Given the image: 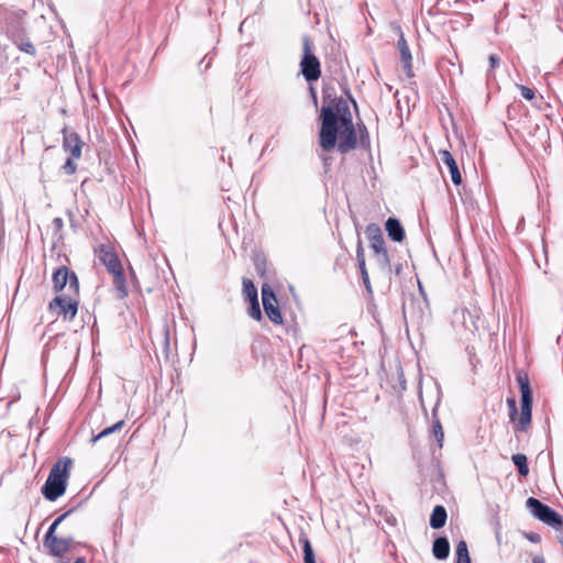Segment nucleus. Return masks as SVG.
<instances>
[{
  "mask_svg": "<svg viewBox=\"0 0 563 563\" xmlns=\"http://www.w3.org/2000/svg\"><path fill=\"white\" fill-rule=\"evenodd\" d=\"M358 146L368 151L371 150V137L366 125L363 122L357 123Z\"/></svg>",
  "mask_w": 563,
  "mask_h": 563,
  "instance_id": "b1692460",
  "label": "nucleus"
},
{
  "mask_svg": "<svg viewBox=\"0 0 563 563\" xmlns=\"http://www.w3.org/2000/svg\"><path fill=\"white\" fill-rule=\"evenodd\" d=\"M13 43L19 47L20 51L34 56L36 53V49L32 42L29 40H24L23 34L21 31H18L16 33L12 34Z\"/></svg>",
  "mask_w": 563,
  "mask_h": 563,
  "instance_id": "412c9836",
  "label": "nucleus"
},
{
  "mask_svg": "<svg viewBox=\"0 0 563 563\" xmlns=\"http://www.w3.org/2000/svg\"><path fill=\"white\" fill-rule=\"evenodd\" d=\"M432 554L438 560H445L450 554V542L446 537H438L432 544Z\"/></svg>",
  "mask_w": 563,
  "mask_h": 563,
  "instance_id": "a211bd4d",
  "label": "nucleus"
},
{
  "mask_svg": "<svg viewBox=\"0 0 563 563\" xmlns=\"http://www.w3.org/2000/svg\"><path fill=\"white\" fill-rule=\"evenodd\" d=\"M206 59H207V56H205V57L201 59L200 64H203V63H205V64H206V67H205V68L207 69V68L210 66V64H211V58H209L208 60H206Z\"/></svg>",
  "mask_w": 563,
  "mask_h": 563,
  "instance_id": "c03bdc74",
  "label": "nucleus"
},
{
  "mask_svg": "<svg viewBox=\"0 0 563 563\" xmlns=\"http://www.w3.org/2000/svg\"><path fill=\"white\" fill-rule=\"evenodd\" d=\"M516 466L518 467V473L520 476L526 477L529 474V466L527 464L528 460H512Z\"/></svg>",
  "mask_w": 563,
  "mask_h": 563,
  "instance_id": "473e14b6",
  "label": "nucleus"
},
{
  "mask_svg": "<svg viewBox=\"0 0 563 563\" xmlns=\"http://www.w3.org/2000/svg\"><path fill=\"white\" fill-rule=\"evenodd\" d=\"M361 277H362V280H363V284L365 286V289H366L367 294L372 295L373 294V289H372L368 272L361 273Z\"/></svg>",
  "mask_w": 563,
  "mask_h": 563,
  "instance_id": "e433bc0d",
  "label": "nucleus"
},
{
  "mask_svg": "<svg viewBox=\"0 0 563 563\" xmlns=\"http://www.w3.org/2000/svg\"><path fill=\"white\" fill-rule=\"evenodd\" d=\"M263 308H264L266 316L273 323H275V324L283 323V316H282L280 309L278 307L277 300L273 301V302H267V303L265 302L263 305Z\"/></svg>",
  "mask_w": 563,
  "mask_h": 563,
  "instance_id": "4be33fe9",
  "label": "nucleus"
},
{
  "mask_svg": "<svg viewBox=\"0 0 563 563\" xmlns=\"http://www.w3.org/2000/svg\"><path fill=\"white\" fill-rule=\"evenodd\" d=\"M488 60L490 64V69H494L500 64V57L497 54L489 55Z\"/></svg>",
  "mask_w": 563,
  "mask_h": 563,
  "instance_id": "4c0bfd02",
  "label": "nucleus"
},
{
  "mask_svg": "<svg viewBox=\"0 0 563 563\" xmlns=\"http://www.w3.org/2000/svg\"><path fill=\"white\" fill-rule=\"evenodd\" d=\"M365 234L369 241V246L373 250L378 266L387 274H390V256L380 227L377 223H369L365 228Z\"/></svg>",
  "mask_w": 563,
  "mask_h": 563,
  "instance_id": "20e7f679",
  "label": "nucleus"
},
{
  "mask_svg": "<svg viewBox=\"0 0 563 563\" xmlns=\"http://www.w3.org/2000/svg\"><path fill=\"white\" fill-rule=\"evenodd\" d=\"M79 300L78 296H73L70 292L67 295H57L49 302L47 310L55 314L56 318H62L65 321H73L78 312Z\"/></svg>",
  "mask_w": 563,
  "mask_h": 563,
  "instance_id": "39448f33",
  "label": "nucleus"
},
{
  "mask_svg": "<svg viewBox=\"0 0 563 563\" xmlns=\"http://www.w3.org/2000/svg\"><path fill=\"white\" fill-rule=\"evenodd\" d=\"M323 102L325 104L320 111L319 145L325 152L336 147L340 154H347L358 146L350 106L345 99L332 97L328 90H323Z\"/></svg>",
  "mask_w": 563,
  "mask_h": 563,
  "instance_id": "f257e3e1",
  "label": "nucleus"
},
{
  "mask_svg": "<svg viewBox=\"0 0 563 563\" xmlns=\"http://www.w3.org/2000/svg\"><path fill=\"white\" fill-rule=\"evenodd\" d=\"M356 261H357V266H358L360 273L367 272L366 262H365V251H364L363 242L360 238H358L357 245H356Z\"/></svg>",
  "mask_w": 563,
  "mask_h": 563,
  "instance_id": "cd10ccee",
  "label": "nucleus"
},
{
  "mask_svg": "<svg viewBox=\"0 0 563 563\" xmlns=\"http://www.w3.org/2000/svg\"><path fill=\"white\" fill-rule=\"evenodd\" d=\"M98 256L111 275L123 271L121 261L111 246L101 244L98 249Z\"/></svg>",
  "mask_w": 563,
  "mask_h": 563,
  "instance_id": "1a4fd4ad",
  "label": "nucleus"
},
{
  "mask_svg": "<svg viewBox=\"0 0 563 563\" xmlns=\"http://www.w3.org/2000/svg\"><path fill=\"white\" fill-rule=\"evenodd\" d=\"M243 295L246 301H252L258 299L257 288L254 283L249 278H243Z\"/></svg>",
  "mask_w": 563,
  "mask_h": 563,
  "instance_id": "393cba45",
  "label": "nucleus"
},
{
  "mask_svg": "<svg viewBox=\"0 0 563 563\" xmlns=\"http://www.w3.org/2000/svg\"><path fill=\"white\" fill-rule=\"evenodd\" d=\"M397 48L400 54V60L402 63L404 71L409 78H412L415 76L412 69V56L408 43L402 33H400V36L397 41Z\"/></svg>",
  "mask_w": 563,
  "mask_h": 563,
  "instance_id": "f8f14e48",
  "label": "nucleus"
},
{
  "mask_svg": "<svg viewBox=\"0 0 563 563\" xmlns=\"http://www.w3.org/2000/svg\"><path fill=\"white\" fill-rule=\"evenodd\" d=\"M75 544L71 537L58 538L53 537L52 539H43V547L46 553L54 558H63Z\"/></svg>",
  "mask_w": 563,
  "mask_h": 563,
  "instance_id": "6e6552de",
  "label": "nucleus"
},
{
  "mask_svg": "<svg viewBox=\"0 0 563 563\" xmlns=\"http://www.w3.org/2000/svg\"><path fill=\"white\" fill-rule=\"evenodd\" d=\"M310 91L312 93V98H313L314 102L317 103V96H316V92L312 87L310 88Z\"/></svg>",
  "mask_w": 563,
  "mask_h": 563,
  "instance_id": "8fccbe9b",
  "label": "nucleus"
},
{
  "mask_svg": "<svg viewBox=\"0 0 563 563\" xmlns=\"http://www.w3.org/2000/svg\"><path fill=\"white\" fill-rule=\"evenodd\" d=\"M276 296L273 288L268 284H264L262 286V302L263 305L266 302L276 301Z\"/></svg>",
  "mask_w": 563,
  "mask_h": 563,
  "instance_id": "c756f323",
  "label": "nucleus"
},
{
  "mask_svg": "<svg viewBox=\"0 0 563 563\" xmlns=\"http://www.w3.org/2000/svg\"><path fill=\"white\" fill-rule=\"evenodd\" d=\"M559 523L560 525H554L552 528L555 531V538L558 539V541L560 542V544L563 548V517H561Z\"/></svg>",
  "mask_w": 563,
  "mask_h": 563,
  "instance_id": "f704fd0d",
  "label": "nucleus"
},
{
  "mask_svg": "<svg viewBox=\"0 0 563 563\" xmlns=\"http://www.w3.org/2000/svg\"><path fill=\"white\" fill-rule=\"evenodd\" d=\"M113 276V288L119 299H124L129 291L126 287V280L123 271L112 274Z\"/></svg>",
  "mask_w": 563,
  "mask_h": 563,
  "instance_id": "aec40b11",
  "label": "nucleus"
},
{
  "mask_svg": "<svg viewBox=\"0 0 563 563\" xmlns=\"http://www.w3.org/2000/svg\"><path fill=\"white\" fill-rule=\"evenodd\" d=\"M206 59H207V56H205V57L201 59L200 64H203V63H205V64H206V67H205V68L207 69V68L210 66V64H211V58H209L208 60H206Z\"/></svg>",
  "mask_w": 563,
  "mask_h": 563,
  "instance_id": "49530a36",
  "label": "nucleus"
},
{
  "mask_svg": "<svg viewBox=\"0 0 563 563\" xmlns=\"http://www.w3.org/2000/svg\"><path fill=\"white\" fill-rule=\"evenodd\" d=\"M511 457L519 459V457H526V455L518 453V454H514Z\"/></svg>",
  "mask_w": 563,
  "mask_h": 563,
  "instance_id": "3c124183",
  "label": "nucleus"
},
{
  "mask_svg": "<svg viewBox=\"0 0 563 563\" xmlns=\"http://www.w3.org/2000/svg\"><path fill=\"white\" fill-rule=\"evenodd\" d=\"M63 225H64V221L62 218L57 217L53 220V227L55 230H57V231L62 230Z\"/></svg>",
  "mask_w": 563,
  "mask_h": 563,
  "instance_id": "ea45409f",
  "label": "nucleus"
},
{
  "mask_svg": "<svg viewBox=\"0 0 563 563\" xmlns=\"http://www.w3.org/2000/svg\"><path fill=\"white\" fill-rule=\"evenodd\" d=\"M402 264H396L394 267L391 266V272L399 276L402 273Z\"/></svg>",
  "mask_w": 563,
  "mask_h": 563,
  "instance_id": "a19ab883",
  "label": "nucleus"
},
{
  "mask_svg": "<svg viewBox=\"0 0 563 563\" xmlns=\"http://www.w3.org/2000/svg\"><path fill=\"white\" fill-rule=\"evenodd\" d=\"M519 89L521 96L527 100H532L536 96L534 90L527 86H520Z\"/></svg>",
  "mask_w": 563,
  "mask_h": 563,
  "instance_id": "c9c22d12",
  "label": "nucleus"
},
{
  "mask_svg": "<svg viewBox=\"0 0 563 563\" xmlns=\"http://www.w3.org/2000/svg\"><path fill=\"white\" fill-rule=\"evenodd\" d=\"M71 466L73 460H57L53 465L42 487V494L47 500L54 501L65 494Z\"/></svg>",
  "mask_w": 563,
  "mask_h": 563,
  "instance_id": "f03ea898",
  "label": "nucleus"
},
{
  "mask_svg": "<svg viewBox=\"0 0 563 563\" xmlns=\"http://www.w3.org/2000/svg\"><path fill=\"white\" fill-rule=\"evenodd\" d=\"M124 426L125 421L123 419H120L119 421L112 423L111 426L104 427L101 431H99L96 435L91 438L90 442L93 444L108 437H119Z\"/></svg>",
  "mask_w": 563,
  "mask_h": 563,
  "instance_id": "dca6fc26",
  "label": "nucleus"
},
{
  "mask_svg": "<svg viewBox=\"0 0 563 563\" xmlns=\"http://www.w3.org/2000/svg\"><path fill=\"white\" fill-rule=\"evenodd\" d=\"M74 511V508L68 509L67 511L59 515L53 523L49 526L48 530L46 531L44 539H52L56 536V529L57 527Z\"/></svg>",
  "mask_w": 563,
  "mask_h": 563,
  "instance_id": "a878e982",
  "label": "nucleus"
},
{
  "mask_svg": "<svg viewBox=\"0 0 563 563\" xmlns=\"http://www.w3.org/2000/svg\"><path fill=\"white\" fill-rule=\"evenodd\" d=\"M532 563H545V560L542 555H534L532 559Z\"/></svg>",
  "mask_w": 563,
  "mask_h": 563,
  "instance_id": "79ce46f5",
  "label": "nucleus"
},
{
  "mask_svg": "<svg viewBox=\"0 0 563 563\" xmlns=\"http://www.w3.org/2000/svg\"><path fill=\"white\" fill-rule=\"evenodd\" d=\"M53 289L60 292L68 284V292L73 296H79V280L74 271L63 265L58 267L52 276Z\"/></svg>",
  "mask_w": 563,
  "mask_h": 563,
  "instance_id": "423d86ee",
  "label": "nucleus"
},
{
  "mask_svg": "<svg viewBox=\"0 0 563 563\" xmlns=\"http://www.w3.org/2000/svg\"><path fill=\"white\" fill-rule=\"evenodd\" d=\"M206 59H207V56H205V57L201 59L200 64H203V63H205V64H206V67H205V68L207 69V68L210 66V64H211V58H209L208 60H206Z\"/></svg>",
  "mask_w": 563,
  "mask_h": 563,
  "instance_id": "a18cd8bd",
  "label": "nucleus"
},
{
  "mask_svg": "<svg viewBox=\"0 0 563 563\" xmlns=\"http://www.w3.org/2000/svg\"><path fill=\"white\" fill-rule=\"evenodd\" d=\"M456 563H471V558L465 540H460L456 544Z\"/></svg>",
  "mask_w": 563,
  "mask_h": 563,
  "instance_id": "bb28decb",
  "label": "nucleus"
},
{
  "mask_svg": "<svg viewBox=\"0 0 563 563\" xmlns=\"http://www.w3.org/2000/svg\"><path fill=\"white\" fill-rule=\"evenodd\" d=\"M507 405L509 409V419L510 421H515L518 412L516 399L514 397L507 398Z\"/></svg>",
  "mask_w": 563,
  "mask_h": 563,
  "instance_id": "72a5a7b5",
  "label": "nucleus"
},
{
  "mask_svg": "<svg viewBox=\"0 0 563 563\" xmlns=\"http://www.w3.org/2000/svg\"><path fill=\"white\" fill-rule=\"evenodd\" d=\"M439 155H440L443 164L446 165L449 168L452 183L457 186L461 185L462 184V175L460 173L457 163H456L455 158L453 157V155L451 154V152H449L448 150H441V151H439Z\"/></svg>",
  "mask_w": 563,
  "mask_h": 563,
  "instance_id": "ddd939ff",
  "label": "nucleus"
},
{
  "mask_svg": "<svg viewBox=\"0 0 563 563\" xmlns=\"http://www.w3.org/2000/svg\"><path fill=\"white\" fill-rule=\"evenodd\" d=\"M78 157H73V156H69L65 164L63 165V170L65 172V174L67 175H73L75 174L76 169H77V165L75 164L74 159H77Z\"/></svg>",
  "mask_w": 563,
  "mask_h": 563,
  "instance_id": "2f4dec72",
  "label": "nucleus"
},
{
  "mask_svg": "<svg viewBox=\"0 0 563 563\" xmlns=\"http://www.w3.org/2000/svg\"><path fill=\"white\" fill-rule=\"evenodd\" d=\"M440 399H438L435 406L432 409V428H431V434L435 439L438 448H442V442L444 438L443 428L441 424V421L438 417V408H439Z\"/></svg>",
  "mask_w": 563,
  "mask_h": 563,
  "instance_id": "f3484780",
  "label": "nucleus"
},
{
  "mask_svg": "<svg viewBox=\"0 0 563 563\" xmlns=\"http://www.w3.org/2000/svg\"><path fill=\"white\" fill-rule=\"evenodd\" d=\"M63 133V148L66 153L69 154V156L73 157H80L81 156V147H82V141L80 140L79 135L74 132L69 131L67 128H64L62 130Z\"/></svg>",
  "mask_w": 563,
  "mask_h": 563,
  "instance_id": "9d476101",
  "label": "nucleus"
},
{
  "mask_svg": "<svg viewBox=\"0 0 563 563\" xmlns=\"http://www.w3.org/2000/svg\"><path fill=\"white\" fill-rule=\"evenodd\" d=\"M163 353L166 358L169 357V351H170V336H169V329L166 327L164 329V335H163Z\"/></svg>",
  "mask_w": 563,
  "mask_h": 563,
  "instance_id": "7c9ffc66",
  "label": "nucleus"
},
{
  "mask_svg": "<svg viewBox=\"0 0 563 563\" xmlns=\"http://www.w3.org/2000/svg\"><path fill=\"white\" fill-rule=\"evenodd\" d=\"M249 302H250V307L247 309L249 316L251 318H253L254 320H256V321H261L263 316H262V311H261L258 299L252 300V301H249Z\"/></svg>",
  "mask_w": 563,
  "mask_h": 563,
  "instance_id": "c85d7f7f",
  "label": "nucleus"
},
{
  "mask_svg": "<svg viewBox=\"0 0 563 563\" xmlns=\"http://www.w3.org/2000/svg\"><path fill=\"white\" fill-rule=\"evenodd\" d=\"M527 508L530 512L542 521L543 523L553 527L554 525H560L561 515L552 509L550 506L543 504L539 499L534 497H529L526 501Z\"/></svg>",
  "mask_w": 563,
  "mask_h": 563,
  "instance_id": "0eeeda50",
  "label": "nucleus"
},
{
  "mask_svg": "<svg viewBox=\"0 0 563 563\" xmlns=\"http://www.w3.org/2000/svg\"><path fill=\"white\" fill-rule=\"evenodd\" d=\"M385 230L391 241L400 243L405 240V229L397 218H388L385 222Z\"/></svg>",
  "mask_w": 563,
  "mask_h": 563,
  "instance_id": "4468645a",
  "label": "nucleus"
},
{
  "mask_svg": "<svg viewBox=\"0 0 563 563\" xmlns=\"http://www.w3.org/2000/svg\"><path fill=\"white\" fill-rule=\"evenodd\" d=\"M74 563H86V559L85 558H78Z\"/></svg>",
  "mask_w": 563,
  "mask_h": 563,
  "instance_id": "09e8293b",
  "label": "nucleus"
},
{
  "mask_svg": "<svg viewBox=\"0 0 563 563\" xmlns=\"http://www.w3.org/2000/svg\"><path fill=\"white\" fill-rule=\"evenodd\" d=\"M526 538L532 543H539L541 541V536L537 532L526 533Z\"/></svg>",
  "mask_w": 563,
  "mask_h": 563,
  "instance_id": "58836bf2",
  "label": "nucleus"
},
{
  "mask_svg": "<svg viewBox=\"0 0 563 563\" xmlns=\"http://www.w3.org/2000/svg\"><path fill=\"white\" fill-rule=\"evenodd\" d=\"M252 428H253V422H252V420H249L247 421V426H246V431H245L246 435H251L252 434Z\"/></svg>",
  "mask_w": 563,
  "mask_h": 563,
  "instance_id": "37998d69",
  "label": "nucleus"
},
{
  "mask_svg": "<svg viewBox=\"0 0 563 563\" xmlns=\"http://www.w3.org/2000/svg\"><path fill=\"white\" fill-rule=\"evenodd\" d=\"M302 55L299 63L300 74L308 84L319 80L321 77V63L316 55V46L309 35L301 37Z\"/></svg>",
  "mask_w": 563,
  "mask_h": 563,
  "instance_id": "7ed1b4c3",
  "label": "nucleus"
},
{
  "mask_svg": "<svg viewBox=\"0 0 563 563\" xmlns=\"http://www.w3.org/2000/svg\"><path fill=\"white\" fill-rule=\"evenodd\" d=\"M299 543L302 545V550H303V562L305 563H316V556H314V552H313L311 542L305 532L300 533Z\"/></svg>",
  "mask_w": 563,
  "mask_h": 563,
  "instance_id": "5701e85b",
  "label": "nucleus"
},
{
  "mask_svg": "<svg viewBox=\"0 0 563 563\" xmlns=\"http://www.w3.org/2000/svg\"><path fill=\"white\" fill-rule=\"evenodd\" d=\"M532 413V402H520V413L517 412L515 421H510L514 431L525 432L530 428Z\"/></svg>",
  "mask_w": 563,
  "mask_h": 563,
  "instance_id": "9b49d317",
  "label": "nucleus"
},
{
  "mask_svg": "<svg viewBox=\"0 0 563 563\" xmlns=\"http://www.w3.org/2000/svg\"><path fill=\"white\" fill-rule=\"evenodd\" d=\"M446 509L442 505H437L430 516V526L432 529H441L446 522Z\"/></svg>",
  "mask_w": 563,
  "mask_h": 563,
  "instance_id": "6ab92c4d",
  "label": "nucleus"
},
{
  "mask_svg": "<svg viewBox=\"0 0 563 563\" xmlns=\"http://www.w3.org/2000/svg\"><path fill=\"white\" fill-rule=\"evenodd\" d=\"M516 380L518 383L521 401L520 402H532V389L530 387V380L528 374L520 369L516 373Z\"/></svg>",
  "mask_w": 563,
  "mask_h": 563,
  "instance_id": "2eb2a0df",
  "label": "nucleus"
},
{
  "mask_svg": "<svg viewBox=\"0 0 563 563\" xmlns=\"http://www.w3.org/2000/svg\"><path fill=\"white\" fill-rule=\"evenodd\" d=\"M387 522L393 525V526H395L397 520H396V518L394 516H390V518L387 519Z\"/></svg>",
  "mask_w": 563,
  "mask_h": 563,
  "instance_id": "de8ad7c7",
  "label": "nucleus"
}]
</instances>
